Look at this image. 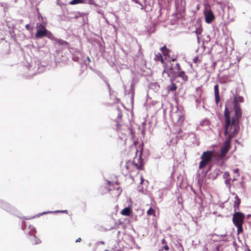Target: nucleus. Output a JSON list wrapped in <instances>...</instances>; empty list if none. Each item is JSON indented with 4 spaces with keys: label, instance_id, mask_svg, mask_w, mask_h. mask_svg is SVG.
<instances>
[{
    "label": "nucleus",
    "instance_id": "obj_1",
    "mask_svg": "<svg viewBox=\"0 0 251 251\" xmlns=\"http://www.w3.org/2000/svg\"><path fill=\"white\" fill-rule=\"evenodd\" d=\"M244 99L242 96H235L233 99L234 115L230 117V112L226 106L224 111L225 119L224 135L228 134L223 146L221 148L220 154L216 153L219 159L223 158L230 149V142L232 138L238 134L239 129V122L242 117V112L240 102H243Z\"/></svg>",
    "mask_w": 251,
    "mask_h": 251
},
{
    "label": "nucleus",
    "instance_id": "obj_2",
    "mask_svg": "<svg viewBox=\"0 0 251 251\" xmlns=\"http://www.w3.org/2000/svg\"><path fill=\"white\" fill-rule=\"evenodd\" d=\"M245 215L240 212H235L232 217V222L237 228V234H239L243 231V224L245 219Z\"/></svg>",
    "mask_w": 251,
    "mask_h": 251
},
{
    "label": "nucleus",
    "instance_id": "obj_3",
    "mask_svg": "<svg viewBox=\"0 0 251 251\" xmlns=\"http://www.w3.org/2000/svg\"><path fill=\"white\" fill-rule=\"evenodd\" d=\"M216 152L213 151H204L201 155V161L200 162L199 169L204 168L216 156Z\"/></svg>",
    "mask_w": 251,
    "mask_h": 251
},
{
    "label": "nucleus",
    "instance_id": "obj_4",
    "mask_svg": "<svg viewBox=\"0 0 251 251\" xmlns=\"http://www.w3.org/2000/svg\"><path fill=\"white\" fill-rule=\"evenodd\" d=\"M171 81H176L180 82L181 84L186 82L188 80V76L183 71L177 72L176 74L172 76Z\"/></svg>",
    "mask_w": 251,
    "mask_h": 251
},
{
    "label": "nucleus",
    "instance_id": "obj_5",
    "mask_svg": "<svg viewBox=\"0 0 251 251\" xmlns=\"http://www.w3.org/2000/svg\"><path fill=\"white\" fill-rule=\"evenodd\" d=\"M36 32L35 37L37 39H41L45 37L47 29L46 26L41 23L36 24Z\"/></svg>",
    "mask_w": 251,
    "mask_h": 251
},
{
    "label": "nucleus",
    "instance_id": "obj_6",
    "mask_svg": "<svg viewBox=\"0 0 251 251\" xmlns=\"http://www.w3.org/2000/svg\"><path fill=\"white\" fill-rule=\"evenodd\" d=\"M204 14L206 23L210 24L214 20L215 16L211 9L205 11Z\"/></svg>",
    "mask_w": 251,
    "mask_h": 251
},
{
    "label": "nucleus",
    "instance_id": "obj_7",
    "mask_svg": "<svg viewBox=\"0 0 251 251\" xmlns=\"http://www.w3.org/2000/svg\"><path fill=\"white\" fill-rule=\"evenodd\" d=\"M0 207L9 212L13 213L15 211V209L10 206L8 203L1 200H0Z\"/></svg>",
    "mask_w": 251,
    "mask_h": 251
},
{
    "label": "nucleus",
    "instance_id": "obj_8",
    "mask_svg": "<svg viewBox=\"0 0 251 251\" xmlns=\"http://www.w3.org/2000/svg\"><path fill=\"white\" fill-rule=\"evenodd\" d=\"M116 109H117V115H118L117 118L115 120L116 122L117 123V128H116V129L117 130H121V129L120 128V127H121L123 126L122 125L120 124V120L122 118V113L119 107H117Z\"/></svg>",
    "mask_w": 251,
    "mask_h": 251
},
{
    "label": "nucleus",
    "instance_id": "obj_9",
    "mask_svg": "<svg viewBox=\"0 0 251 251\" xmlns=\"http://www.w3.org/2000/svg\"><path fill=\"white\" fill-rule=\"evenodd\" d=\"M214 94L215 98V102L218 104L220 100V97L219 94V85L216 84L214 87Z\"/></svg>",
    "mask_w": 251,
    "mask_h": 251
},
{
    "label": "nucleus",
    "instance_id": "obj_10",
    "mask_svg": "<svg viewBox=\"0 0 251 251\" xmlns=\"http://www.w3.org/2000/svg\"><path fill=\"white\" fill-rule=\"evenodd\" d=\"M139 152L138 155V164L135 163V161L133 162V165L137 169L140 170H141V150L138 151Z\"/></svg>",
    "mask_w": 251,
    "mask_h": 251
},
{
    "label": "nucleus",
    "instance_id": "obj_11",
    "mask_svg": "<svg viewBox=\"0 0 251 251\" xmlns=\"http://www.w3.org/2000/svg\"><path fill=\"white\" fill-rule=\"evenodd\" d=\"M160 50L163 55L165 56V58L170 56L171 50L167 48L166 46H164L163 47L161 48Z\"/></svg>",
    "mask_w": 251,
    "mask_h": 251
},
{
    "label": "nucleus",
    "instance_id": "obj_12",
    "mask_svg": "<svg viewBox=\"0 0 251 251\" xmlns=\"http://www.w3.org/2000/svg\"><path fill=\"white\" fill-rule=\"evenodd\" d=\"M109 94L110 99L113 100V103H117L120 101V99L117 98V93L115 91H113L111 93H109Z\"/></svg>",
    "mask_w": 251,
    "mask_h": 251
},
{
    "label": "nucleus",
    "instance_id": "obj_13",
    "mask_svg": "<svg viewBox=\"0 0 251 251\" xmlns=\"http://www.w3.org/2000/svg\"><path fill=\"white\" fill-rule=\"evenodd\" d=\"M235 201H234V211H236V210H239V205L241 203V200L236 195H235Z\"/></svg>",
    "mask_w": 251,
    "mask_h": 251
},
{
    "label": "nucleus",
    "instance_id": "obj_14",
    "mask_svg": "<svg viewBox=\"0 0 251 251\" xmlns=\"http://www.w3.org/2000/svg\"><path fill=\"white\" fill-rule=\"evenodd\" d=\"M67 213L68 211H67V210H56V211H53L44 212L43 213H39L37 215V217H40V216L43 215L44 214H48V213Z\"/></svg>",
    "mask_w": 251,
    "mask_h": 251
},
{
    "label": "nucleus",
    "instance_id": "obj_15",
    "mask_svg": "<svg viewBox=\"0 0 251 251\" xmlns=\"http://www.w3.org/2000/svg\"><path fill=\"white\" fill-rule=\"evenodd\" d=\"M131 210L129 207H125L121 212V214L125 216H129Z\"/></svg>",
    "mask_w": 251,
    "mask_h": 251
},
{
    "label": "nucleus",
    "instance_id": "obj_16",
    "mask_svg": "<svg viewBox=\"0 0 251 251\" xmlns=\"http://www.w3.org/2000/svg\"><path fill=\"white\" fill-rule=\"evenodd\" d=\"M154 60L155 61H160L162 64L164 63V60L162 55L159 52H157V53L155 54Z\"/></svg>",
    "mask_w": 251,
    "mask_h": 251
},
{
    "label": "nucleus",
    "instance_id": "obj_17",
    "mask_svg": "<svg viewBox=\"0 0 251 251\" xmlns=\"http://www.w3.org/2000/svg\"><path fill=\"white\" fill-rule=\"evenodd\" d=\"M174 81H172V84L167 86V90L168 91L174 92L176 91L177 86Z\"/></svg>",
    "mask_w": 251,
    "mask_h": 251
},
{
    "label": "nucleus",
    "instance_id": "obj_18",
    "mask_svg": "<svg viewBox=\"0 0 251 251\" xmlns=\"http://www.w3.org/2000/svg\"><path fill=\"white\" fill-rule=\"evenodd\" d=\"M30 240L34 245L38 244L41 243V240L37 236H30Z\"/></svg>",
    "mask_w": 251,
    "mask_h": 251
},
{
    "label": "nucleus",
    "instance_id": "obj_19",
    "mask_svg": "<svg viewBox=\"0 0 251 251\" xmlns=\"http://www.w3.org/2000/svg\"><path fill=\"white\" fill-rule=\"evenodd\" d=\"M45 37H47L49 39L54 41L55 40V37H54L53 35L52 34L51 32L49 31L48 29L47 30V32H46Z\"/></svg>",
    "mask_w": 251,
    "mask_h": 251
},
{
    "label": "nucleus",
    "instance_id": "obj_20",
    "mask_svg": "<svg viewBox=\"0 0 251 251\" xmlns=\"http://www.w3.org/2000/svg\"><path fill=\"white\" fill-rule=\"evenodd\" d=\"M28 229L29 230L28 231V235H35L36 233V230L33 226H30L28 227Z\"/></svg>",
    "mask_w": 251,
    "mask_h": 251
},
{
    "label": "nucleus",
    "instance_id": "obj_21",
    "mask_svg": "<svg viewBox=\"0 0 251 251\" xmlns=\"http://www.w3.org/2000/svg\"><path fill=\"white\" fill-rule=\"evenodd\" d=\"M54 41L55 42V43H56L60 45L65 46L68 44V43L66 41H65L63 40L59 39L57 38H55V40H54Z\"/></svg>",
    "mask_w": 251,
    "mask_h": 251
},
{
    "label": "nucleus",
    "instance_id": "obj_22",
    "mask_svg": "<svg viewBox=\"0 0 251 251\" xmlns=\"http://www.w3.org/2000/svg\"><path fill=\"white\" fill-rule=\"evenodd\" d=\"M82 3H85L91 5H94L97 6V4L95 2L94 0H81Z\"/></svg>",
    "mask_w": 251,
    "mask_h": 251
},
{
    "label": "nucleus",
    "instance_id": "obj_23",
    "mask_svg": "<svg viewBox=\"0 0 251 251\" xmlns=\"http://www.w3.org/2000/svg\"><path fill=\"white\" fill-rule=\"evenodd\" d=\"M147 214L148 215H153V216H155V211L154 209L151 207H150L147 210Z\"/></svg>",
    "mask_w": 251,
    "mask_h": 251
},
{
    "label": "nucleus",
    "instance_id": "obj_24",
    "mask_svg": "<svg viewBox=\"0 0 251 251\" xmlns=\"http://www.w3.org/2000/svg\"><path fill=\"white\" fill-rule=\"evenodd\" d=\"M202 31V28L201 27V26L197 28L195 31V33L197 35V38L198 40L199 39V35L201 33Z\"/></svg>",
    "mask_w": 251,
    "mask_h": 251
},
{
    "label": "nucleus",
    "instance_id": "obj_25",
    "mask_svg": "<svg viewBox=\"0 0 251 251\" xmlns=\"http://www.w3.org/2000/svg\"><path fill=\"white\" fill-rule=\"evenodd\" d=\"M85 15L84 13H81L80 12H78L75 14L74 18L76 19H78L79 17H83V16Z\"/></svg>",
    "mask_w": 251,
    "mask_h": 251
},
{
    "label": "nucleus",
    "instance_id": "obj_26",
    "mask_svg": "<svg viewBox=\"0 0 251 251\" xmlns=\"http://www.w3.org/2000/svg\"><path fill=\"white\" fill-rule=\"evenodd\" d=\"M82 3L81 0H73L69 3L71 5L76 4Z\"/></svg>",
    "mask_w": 251,
    "mask_h": 251
},
{
    "label": "nucleus",
    "instance_id": "obj_27",
    "mask_svg": "<svg viewBox=\"0 0 251 251\" xmlns=\"http://www.w3.org/2000/svg\"><path fill=\"white\" fill-rule=\"evenodd\" d=\"M72 59L73 61L75 62H78L79 61L80 58L79 56L77 55H73L72 57Z\"/></svg>",
    "mask_w": 251,
    "mask_h": 251
},
{
    "label": "nucleus",
    "instance_id": "obj_28",
    "mask_svg": "<svg viewBox=\"0 0 251 251\" xmlns=\"http://www.w3.org/2000/svg\"><path fill=\"white\" fill-rule=\"evenodd\" d=\"M223 177L225 179H229V174L228 172H225L224 174Z\"/></svg>",
    "mask_w": 251,
    "mask_h": 251
},
{
    "label": "nucleus",
    "instance_id": "obj_29",
    "mask_svg": "<svg viewBox=\"0 0 251 251\" xmlns=\"http://www.w3.org/2000/svg\"><path fill=\"white\" fill-rule=\"evenodd\" d=\"M105 83L107 86L109 93H111V92L113 91V90H111L110 84L108 83V82L107 81H105Z\"/></svg>",
    "mask_w": 251,
    "mask_h": 251
},
{
    "label": "nucleus",
    "instance_id": "obj_30",
    "mask_svg": "<svg viewBox=\"0 0 251 251\" xmlns=\"http://www.w3.org/2000/svg\"><path fill=\"white\" fill-rule=\"evenodd\" d=\"M225 183L227 185H228L229 186V188L230 187V179L229 178V179H226V180H225Z\"/></svg>",
    "mask_w": 251,
    "mask_h": 251
},
{
    "label": "nucleus",
    "instance_id": "obj_31",
    "mask_svg": "<svg viewBox=\"0 0 251 251\" xmlns=\"http://www.w3.org/2000/svg\"><path fill=\"white\" fill-rule=\"evenodd\" d=\"M193 62L194 63H196V64H197L198 63L200 62V60H199V57L198 56H196L194 59H193Z\"/></svg>",
    "mask_w": 251,
    "mask_h": 251
},
{
    "label": "nucleus",
    "instance_id": "obj_32",
    "mask_svg": "<svg viewBox=\"0 0 251 251\" xmlns=\"http://www.w3.org/2000/svg\"><path fill=\"white\" fill-rule=\"evenodd\" d=\"M176 69L177 70V72L182 71L179 64L177 63L176 65Z\"/></svg>",
    "mask_w": 251,
    "mask_h": 251
},
{
    "label": "nucleus",
    "instance_id": "obj_33",
    "mask_svg": "<svg viewBox=\"0 0 251 251\" xmlns=\"http://www.w3.org/2000/svg\"><path fill=\"white\" fill-rule=\"evenodd\" d=\"M162 249H163L166 251H168V250H169V246L167 244H166L163 246Z\"/></svg>",
    "mask_w": 251,
    "mask_h": 251
},
{
    "label": "nucleus",
    "instance_id": "obj_34",
    "mask_svg": "<svg viewBox=\"0 0 251 251\" xmlns=\"http://www.w3.org/2000/svg\"><path fill=\"white\" fill-rule=\"evenodd\" d=\"M97 12L100 14H101L102 15H104V12L103 10L101 9H99L97 10Z\"/></svg>",
    "mask_w": 251,
    "mask_h": 251
},
{
    "label": "nucleus",
    "instance_id": "obj_35",
    "mask_svg": "<svg viewBox=\"0 0 251 251\" xmlns=\"http://www.w3.org/2000/svg\"><path fill=\"white\" fill-rule=\"evenodd\" d=\"M25 28L28 30H30L31 29L30 28V25L29 24H27L25 25Z\"/></svg>",
    "mask_w": 251,
    "mask_h": 251
},
{
    "label": "nucleus",
    "instance_id": "obj_36",
    "mask_svg": "<svg viewBox=\"0 0 251 251\" xmlns=\"http://www.w3.org/2000/svg\"><path fill=\"white\" fill-rule=\"evenodd\" d=\"M100 75H101L100 76V77L105 82V81H106V80L105 79V76L104 75H103L102 74H100Z\"/></svg>",
    "mask_w": 251,
    "mask_h": 251
},
{
    "label": "nucleus",
    "instance_id": "obj_37",
    "mask_svg": "<svg viewBox=\"0 0 251 251\" xmlns=\"http://www.w3.org/2000/svg\"><path fill=\"white\" fill-rule=\"evenodd\" d=\"M132 1H134L136 3H138L140 5H141V3L138 0H132Z\"/></svg>",
    "mask_w": 251,
    "mask_h": 251
},
{
    "label": "nucleus",
    "instance_id": "obj_38",
    "mask_svg": "<svg viewBox=\"0 0 251 251\" xmlns=\"http://www.w3.org/2000/svg\"><path fill=\"white\" fill-rule=\"evenodd\" d=\"M162 243L164 245H166L167 244V242L165 241V239H163L162 240Z\"/></svg>",
    "mask_w": 251,
    "mask_h": 251
},
{
    "label": "nucleus",
    "instance_id": "obj_39",
    "mask_svg": "<svg viewBox=\"0 0 251 251\" xmlns=\"http://www.w3.org/2000/svg\"><path fill=\"white\" fill-rule=\"evenodd\" d=\"M81 240V238H78L76 241H75V242L77 243V242H80Z\"/></svg>",
    "mask_w": 251,
    "mask_h": 251
},
{
    "label": "nucleus",
    "instance_id": "obj_40",
    "mask_svg": "<svg viewBox=\"0 0 251 251\" xmlns=\"http://www.w3.org/2000/svg\"><path fill=\"white\" fill-rule=\"evenodd\" d=\"M117 190H118V191H119V192H120V193H121V191H122V189H121V188L120 187H118V188H117Z\"/></svg>",
    "mask_w": 251,
    "mask_h": 251
},
{
    "label": "nucleus",
    "instance_id": "obj_41",
    "mask_svg": "<svg viewBox=\"0 0 251 251\" xmlns=\"http://www.w3.org/2000/svg\"><path fill=\"white\" fill-rule=\"evenodd\" d=\"M87 60H88V62H89L90 61V59L89 57H87Z\"/></svg>",
    "mask_w": 251,
    "mask_h": 251
},
{
    "label": "nucleus",
    "instance_id": "obj_42",
    "mask_svg": "<svg viewBox=\"0 0 251 251\" xmlns=\"http://www.w3.org/2000/svg\"><path fill=\"white\" fill-rule=\"evenodd\" d=\"M234 172H235V173H238V169H237L235 170H234Z\"/></svg>",
    "mask_w": 251,
    "mask_h": 251
},
{
    "label": "nucleus",
    "instance_id": "obj_43",
    "mask_svg": "<svg viewBox=\"0 0 251 251\" xmlns=\"http://www.w3.org/2000/svg\"><path fill=\"white\" fill-rule=\"evenodd\" d=\"M0 5H1V6L4 7V3H0Z\"/></svg>",
    "mask_w": 251,
    "mask_h": 251
},
{
    "label": "nucleus",
    "instance_id": "obj_44",
    "mask_svg": "<svg viewBox=\"0 0 251 251\" xmlns=\"http://www.w3.org/2000/svg\"><path fill=\"white\" fill-rule=\"evenodd\" d=\"M199 90H200L201 91H202V90H201V89H200L199 88H197V91H198Z\"/></svg>",
    "mask_w": 251,
    "mask_h": 251
},
{
    "label": "nucleus",
    "instance_id": "obj_45",
    "mask_svg": "<svg viewBox=\"0 0 251 251\" xmlns=\"http://www.w3.org/2000/svg\"><path fill=\"white\" fill-rule=\"evenodd\" d=\"M100 74H102L100 72H99L98 75L100 76L101 75Z\"/></svg>",
    "mask_w": 251,
    "mask_h": 251
},
{
    "label": "nucleus",
    "instance_id": "obj_46",
    "mask_svg": "<svg viewBox=\"0 0 251 251\" xmlns=\"http://www.w3.org/2000/svg\"><path fill=\"white\" fill-rule=\"evenodd\" d=\"M221 245H222V244H218V246H217V249H218L219 246Z\"/></svg>",
    "mask_w": 251,
    "mask_h": 251
},
{
    "label": "nucleus",
    "instance_id": "obj_47",
    "mask_svg": "<svg viewBox=\"0 0 251 251\" xmlns=\"http://www.w3.org/2000/svg\"><path fill=\"white\" fill-rule=\"evenodd\" d=\"M100 243L101 244H104V242H103V241H101V242H100Z\"/></svg>",
    "mask_w": 251,
    "mask_h": 251
},
{
    "label": "nucleus",
    "instance_id": "obj_48",
    "mask_svg": "<svg viewBox=\"0 0 251 251\" xmlns=\"http://www.w3.org/2000/svg\"><path fill=\"white\" fill-rule=\"evenodd\" d=\"M140 179L141 180V176H140ZM141 183H142V182L141 181V182H140V184H141Z\"/></svg>",
    "mask_w": 251,
    "mask_h": 251
},
{
    "label": "nucleus",
    "instance_id": "obj_49",
    "mask_svg": "<svg viewBox=\"0 0 251 251\" xmlns=\"http://www.w3.org/2000/svg\"><path fill=\"white\" fill-rule=\"evenodd\" d=\"M250 23H251V18H250Z\"/></svg>",
    "mask_w": 251,
    "mask_h": 251
},
{
    "label": "nucleus",
    "instance_id": "obj_50",
    "mask_svg": "<svg viewBox=\"0 0 251 251\" xmlns=\"http://www.w3.org/2000/svg\"><path fill=\"white\" fill-rule=\"evenodd\" d=\"M142 183H143V181H144V179H142Z\"/></svg>",
    "mask_w": 251,
    "mask_h": 251
},
{
    "label": "nucleus",
    "instance_id": "obj_51",
    "mask_svg": "<svg viewBox=\"0 0 251 251\" xmlns=\"http://www.w3.org/2000/svg\"><path fill=\"white\" fill-rule=\"evenodd\" d=\"M119 233H120V231H118L117 234L118 235Z\"/></svg>",
    "mask_w": 251,
    "mask_h": 251
},
{
    "label": "nucleus",
    "instance_id": "obj_52",
    "mask_svg": "<svg viewBox=\"0 0 251 251\" xmlns=\"http://www.w3.org/2000/svg\"><path fill=\"white\" fill-rule=\"evenodd\" d=\"M159 251H161V250H159Z\"/></svg>",
    "mask_w": 251,
    "mask_h": 251
}]
</instances>
